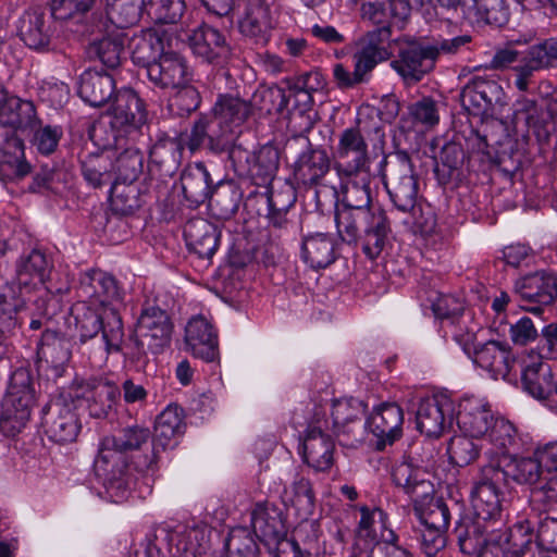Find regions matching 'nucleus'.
<instances>
[{"mask_svg":"<svg viewBox=\"0 0 557 557\" xmlns=\"http://www.w3.org/2000/svg\"><path fill=\"white\" fill-rule=\"evenodd\" d=\"M529 502L532 510L546 517L557 516V476L549 475L530 491Z\"/></svg>","mask_w":557,"mask_h":557,"instance_id":"nucleus-50","label":"nucleus"},{"mask_svg":"<svg viewBox=\"0 0 557 557\" xmlns=\"http://www.w3.org/2000/svg\"><path fill=\"white\" fill-rule=\"evenodd\" d=\"M454 404L445 396H433L419 404L417 429L428 437H440L454 420Z\"/></svg>","mask_w":557,"mask_h":557,"instance_id":"nucleus-20","label":"nucleus"},{"mask_svg":"<svg viewBox=\"0 0 557 557\" xmlns=\"http://www.w3.org/2000/svg\"><path fill=\"white\" fill-rule=\"evenodd\" d=\"M369 430L377 438V449H384L403 435L404 411L396 403L380 405L367 421Z\"/></svg>","mask_w":557,"mask_h":557,"instance_id":"nucleus-22","label":"nucleus"},{"mask_svg":"<svg viewBox=\"0 0 557 557\" xmlns=\"http://www.w3.org/2000/svg\"><path fill=\"white\" fill-rule=\"evenodd\" d=\"M364 406L355 398L336 399L332 405L333 426H343L346 422L363 420Z\"/></svg>","mask_w":557,"mask_h":557,"instance_id":"nucleus-59","label":"nucleus"},{"mask_svg":"<svg viewBox=\"0 0 557 557\" xmlns=\"http://www.w3.org/2000/svg\"><path fill=\"white\" fill-rule=\"evenodd\" d=\"M334 443L319 428H310L304 440L305 461L317 471H325L333 463Z\"/></svg>","mask_w":557,"mask_h":557,"instance_id":"nucleus-39","label":"nucleus"},{"mask_svg":"<svg viewBox=\"0 0 557 557\" xmlns=\"http://www.w3.org/2000/svg\"><path fill=\"white\" fill-rule=\"evenodd\" d=\"M389 52L387 49H373L359 45L358 50L354 54L355 66L357 72L361 73L363 77L370 73L379 63L387 60Z\"/></svg>","mask_w":557,"mask_h":557,"instance_id":"nucleus-64","label":"nucleus"},{"mask_svg":"<svg viewBox=\"0 0 557 557\" xmlns=\"http://www.w3.org/2000/svg\"><path fill=\"white\" fill-rule=\"evenodd\" d=\"M503 472L506 483L508 478H511L516 483L529 485L531 488L547 478L543 476L542 462L536 456L534 458L510 457L503 463Z\"/></svg>","mask_w":557,"mask_h":557,"instance_id":"nucleus-44","label":"nucleus"},{"mask_svg":"<svg viewBox=\"0 0 557 557\" xmlns=\"http://www.w3.org/2000/svg\"><path fill=\"white\" fill-rule=\"evenodd\" d=\"M459 517L453 535L463 554H476L493 533V530H490V522H484L478 517L474 520L470 517H461V515Z\"/></svg>","mask_w":557,"mask_h":557,"instance_id":"nucleus-37","label":"nucleus"},{"mask_svg":"<svg viewBox=\"0 0 557 557\" xmlns=\"http://www.w3.org/2000/svg\"><path fill=\"white\" fill-rule=\"evenodd\" d=\"M554 373L548 362L537 360L527 364L522 372L524 389L537 399H546L553 393Z\"/></svg>","mask_w":557,"mask_h":557,"instance_id":"nucleus-45","label":"nucleus"},{"mask_svg":"<svg viewBox=\"0 0 557 557\" xmlns=\"http://www.w3.org/2000/svg\"><path fill=\"white\" fill-rule=\"evenodd\" d=\"M177 90L174 97L170 100L169 107L178 115H188L198 109L201 98L198 90L190 85L185 84L175 88Z\"/></svg>","mask_w":557,"mask_h":557,"instance_id":"nucleus-62","label":"nucleus"},{"mask_svg":"<svg viewBox=\"0 0 557 557\" xmlns=\"http://www.w3.org/2000/svg\"><path fill=\"white\" fill-rule=\"evenodd\" d=\"M357 125L344 129L334 150L335 165L339 174L357 176L367 171L369 164L368 144Z\"/></svg>","mask_w":557,"mask_h":557,"instance_id":"nucleus-12","label":"nucleus"},{"mask_svg":"<svg viewBox=\"0 0 557 557\" xmlns=\"http://www.w3.org/2000/svg\"><path fill=\"white\" fill-rule=\"evenodd\" d=\"M183 410L176 405H169L157 418L154 436L150 456L144 460H137L136 466L140 471L152 469L157 463L159 454L171 445V441L184 433Z\"/></svg>","mask_w":557,"mask_h":557,"instance_id":"nucleus-18","label":"nucleus"},{"mask_svg":"<svg viewBox=\"0 0 557 557\" xmlns=\"http://www.w3.org/2000/svg\"><path fill=\"white\" fill-rule=\"evenodd\" d=\"M486 436L491 447L484 450V456L487 459L485 466L503 468V463L512 457L510 449L517 444L515 425L504 418H496Z\"/></svg>","mask_w":557,"mask_h":557,"instance_id":"nucleus-28","label":"nucleus"},{"mask_svg":"<svg viewBox=\"0 0 557 557\" xmlns=\"http://www.w3.org/2000/svg\"><path fill=\"white\" fill-rule=\"evenodd\" d=\"M414 513L423 527L447 531L453 513L460 516V507L455 503L450 508L442 498H436L425 506H420Z\"/></svg>","mask_w":557,"mask_h":557,"instance_id":"nucleus-48","label":"nucleus"},{"mask_svg":"<svg viewBox=\"0 0 557 557\" xmlns=\"http://www.w3.org/2000/svg\"><path fill=\"white\" fill-rule=\"evenodd\" d=\"M231 146L232 138L226 137L210 113L200 115L194 122L187 140V147L190 151L194 152L201 147H207L215 153L227 150L230 158L235 161L242 150L238 147Z\"/></svg>","mask_w":557,"mask_h":557,"instance_id":"nucleus-19","label":"nucleus"},{"mask_svg":"<svg viewBox=\"0 0 557 557\" xmlns=\"http://www.w3.org/2000/svg\"><path fill=\"white\" fill-rule=\"evenodd\" d=\"M513 293L524 302V310L539 314L557 299V274L537 271L524 275L515 282Z\"/></svg>","mask_w":557,"mask_h":557,"instance_id":"nucleus-10","label":"nucleus"},{"mask_svg":"<svg viewBox=\"0 0 557 557\" xmlns=\"http://www.w3.org/2000/svg\"><path fill=\"white\" fill-rule=\"evenodd\" d=\"M34 401V392L29 385V379L25 373H14L9 392L3 399L2 408L12 409L13 412L30 417V407Z\"/></svg>","mask_w":557,"mask_h":557,"instance_id":"nucleus-47","label":"nucleus"},{"mask_svg":"<svg viewBox=\"0 0 557 557\" xmlns=\"http://www.w3.org/2000/svg\"><path fill=\"white\" fill-rule=\"evenodd\" d=\"M302 258L313 269H323L335 260V244L324 233L310 234L304 237Z\"/></svg>","mask_w":557,"mask_h":557,"instance_id":"nucleus-43","label":"nucleus"},{"mask_svg":"<svg viewBox=\"0 0 557 557\" xmlns=\"http://www.w3.org/2000/svg\"><path fill=\"white\" fill-rule=\"evenodd\" d=\"M208 199L210 208L221 219H230L238 210L240 193L234 183L225 182L213 188Z\"/></svg>","mask_w":557,"mask_h":557,"instance_id":"nucleus-51","label":"nucleus"},{"mask_svg":"<svg viewBox=\"0 0 557 557\" xmlns=\"http://www.w3.org/2000/svg\"><path fill=\"white\" fill-rule=\"evenodd\" d=\"M503 468L483 466L471 492L475 517L484 522L500 517V486L505 485Z\"/></svg>","mask_w":557,"mask_h":557,"instance_id":"nucleus-8","label":"nucleus"},{"mask_svg":"<svg viewBox=\"0 0 557 557\" xmlns=\"http://www.w3.org/2000/svg\"><path fill=\"white\" fill-rule=\"evenodd\" d=\"M52 264L46 255L34 249L16 262V280L21 287L36 288L49 277Z\"/></svg>","mask_w":557,"mask_h":557,"instance_id":"nucleus-38","label":"nucleus"},{"mask_svg":"<svg viewBox=\"0 0 557 557\" xmlns=\"http://www.w3.org/2000/svg\"><path fill=\"white\" fill-rule=\"evenodd\" d=\"M97 0H50L51 17L55 22L82 24Z\"/></svg>","mask_w":557,"mask_h":557,"instance_id":"nucleus-49","label":"nucleus"},{"mask_svg":"<svg viewBox=\"0 0 557 557\" xmlns=\"http://www.w3.org/2000/svg\"><path fill=\"white\" fill-rule=\"evenodd\" d=\"M147 77L154 87L166 90L185 86L193 79L186 58L173 49L172 41H168V50L149 66Z\"/></svg>","mask_w":557,"mask_h":557,"instance_id":"nucleus-15","label":"nucleus"},{"mask_svg":"<svg viewBox=\"0 0 557 557\" xmlns=\"http://www.w3.org/2000/svg\"><path fill=\"white\" fill-rule=\"evenodd\" d=\"M37 123L34 103L10 96L0 84V124L11 128V134H16L17 131L34 128Z\"/></svg>","mask_w":557,"mask_h":557,"instance_id":"nucleus-27","label":"nucleus"},{"mask_svg":"<svg viewBox=\"0 0 557 557\" xmlns=\"http://www.w3.org/2000/svg\"><path fill=\"white\" fill-rule=\"evenodd\" d=\"M111 201L115 211L131 214L140 207L139 189L134 183L115 182L111 188Z\"/></svg>","mask_w":557,"mask_h":557,"instance_id":"nucleus-58","label":"nucleus"},{"mask_svg":"<svg viewBox=\"0 0 557 557\" xmlns=\"http://www.w3.org/2000/svg\"><path fill=\"white\" fill-rule=\"evenodd\" d=\"M144 157L135 148H126L113 164L116 174L115 182L134 183L143 172Z\"/></svg>","mask_w":557,"mask_h":557,"instance_id":"nucleus-55","label":"nucleus"},{"mask_svg":"<svg viewBox=\"0 0 557 557\" xmlns=\"http://www.w3.org/2000/svg\"><path fill=\"white\" fill-rule=\"evenodd\" d=\"M182 40L187 42L196 57L211 64H220L231 54V47L224 34L207 24L185 32Z\"/></svg>","mask_w":557,"mask_h":557,"instance_id":"nucleus-17","label":"nucleus"},{"mask_svg":"<svg viewBox=\"0 0 557 557\" xmlns=\"http://www.w3.org/2000/svg\"><path fill=\"white\" fill-rule=\"evenodd\" d=\"M147 119L145 103L135 90L131 88L117 90L112 109L106 116L107 121L100 123L101 128L110 131L103 143V148L122 147L121 141L125 136L144 126Z\"/></svg>","mask_w":557,"mask_h":557,"instance_id":"nucleus-3","label":"nucleus"},{"mask_svg":"<svg viewBox=\"0 0 557 557\" xmlns=\"http://www.w3.org/2000/svg\"><path fill=\"white\" fill-rule=\"evenodd\" d=\"M144 0H107V16L119 28L135 25L141 15Z\"/></svg>","mask_w":557,"mask_h":557,"instance_id":"nucleus-53","label":"nucleus"},{"mask_svg":"<svg viewBox=\"0 0 557 557\" xmlns=\"http://www.w3.org/2000/svg\"><path fill=\"white\" fill-rule=\"evenodd\" d=\"M81 288L94 307H114V302L121 300L116 280L101 270L86 272L81 278Z\"/></svg>","mask_w":557,"mask_h":557,"instance_id":"nucleus-29","label":"nucleus"},{"mask_svg":"<svg viewBox=\"0 0 557 557\" xmlns=\"http://www.w3.org/2000/svg\"><path fill=\"white\" fill-rule=\"evenodd\" d=\"M494 421L491 409L476 400L466 401L457 413L459 428L471 437L486 435Z\"/></svg>","mask_w":557,"mask_h":557,"instance_id":"nucleus-40","label":"nucleus"},{"mask_svg":"<svg viewBox=\"0 0 557 557\" xmlns=\"http://www.w3.org/2000/svg\"><path fill=\"white\" fill-rule=\"evenodd\" d=\"M66 391L77 406L86 401L89 416L95 419L106 418L120 396L117 385L99 379L75 380Z\"/></svg>","mask_w":557,"mask_h":557,"instance_id":"nucleus-9","label":"nucleus"},{"mask_svg":"<svg viewBox=\"0 0 557 557\" xmlns=\"http://www.w3.org/2000/svg\"><path fill=\"white\" fill-rule=\"evenodd\" d=\"M252 104L236 95H219L210 114L227 138L234 139L237 129L251 115Z\"/></svg>","mask_w":557,"mask_h":557,"instance_id":"nucleus-23","label":"nucleus"},{"mask_svg":"<svg viewBox=\"0 0 557 557\" xmlns=\"http://www.w3.org/2000/svg\"><path fill=\"white\" fill-rule=\"evenodd\" d=\"M44 426L48 437L60 444L74 442L82 429L77 405L67 391H62L48 404Z\"/></svg>","mask_w":557,"mask_h":557,"instance_id":"nucleus-7","label":"nucleus"},{"mask_svg":"<svg viewBox=\"0 0 557 557\" xmlns=\"http://www.w3.org/2000/svg\"><path fill=\"white\" fill-rule=\"evenodd\" d=\"M149 438L150 431L147 428L133 425L102 441L95 463L97 471L104 476L109 491L115 490L122 496L128 488V480L125 478L127 463L123 453L139 449Z\"/></svg>","mask_w":557,"mask_h":557,"instance_id":"nucleus-2","label":"nucleus"},{"mask_svg":"<svg viewBox=\"0 0 557 557\" xmlns=\"http://www.w3.org/2000/svg\"><path fill=\"white\" fill-rule=\"evenodd\" d=\"M259 98V110L265 113H283L288 108L289 98L287 91L280 86H271L259 90L255 100Z\"/></svg>","mask_w":557,"mask_h":557,"instance_id":"nucleus-61","label":"nucleus"},{"mask_svg":"<svg viewBox=\"0 0 557 557\" xmlns=\"http://www.w3.org/2000/svg\"><path fill=\"white\" fill-rule=\"evenodd\" d=\"M168 41H172L168 33L151 28L133 35L128 40L132 61L148 71L168 50Z\"/></svg>","mask_w":557,"mask_h":557,"instance_id":"nucleus-25","label":"nucleus"},{"mask_svg":"<svg viewBox=\"0 0 557 557\" xmlns=\"http://www.w3.org/2000/svg\"><path fill=\"white\" fill-rule=\"evenodd\" d=\"M369 175L349 180L342 187V201L336 206L335 224L342 242H361L363 253L371 260L380 257L392 232L391 221L381 208L371 206Z\"/></svg>","mask_w":557,"mask_h":557,"instance_id":"nucleus-1","label":"nucleus"},{"mask_svg":"<svg viewBox=\"0 0 557 557\" xmlns=\"http://www.w3.org/2000/svg\"><path fill=\"white\" fill-rule=\"evenodd\" d=\"M181 185L185 199L190 205L203 203L211 194V180L202 163L188 165L181 175Z\"/></svg>","mask_w":557,"mask_h":557,"instance_id":"nucleus-42","label":"nucleus"},{"mask_svg":"<svg viewBox=\"0 0 557 557\" xmlns=\"http://www.w3.org/2000/svg\"><path fill=\"white\" fill-rule=\"evenodd\" d=\"M5 141L0 149V176L3 180H21L30 173L32 166L25 160L24 143L16 134H4Z\"/></svg>","mask_w":557,"mask_h":557,"instance_id":"nucleus-34","label":"nucleus"},{"mask_svg":"<svg viewBox=\"0 0 557 557\" xmlns=\"http://www.w3.org/2000/svg\"><path fill=\"white\" fill-rule=\"evenodd\" d=\"M504 89L494 79L482 76L472 77L461 89L462 107L472 115L492 116L497 106L504 104Z\"/></svg>","mask_w":557,"mask_h":557,"instance_id":"nucleus-14","label":"nucleus"},{"mask_svg":"<svg viewBox=\"0 0 557 557\" xmlns=\"http://www.w3.org/2000/svg\"><path fill=\"white\" fill-rule=\"evenodd\" d=\"M226 557H258L259 548L247 528L231 530L225 540Z\"/></svg>","mask_w":557,"mask_h":557,"instance_id":"nucleus-56","label":"nucleus"},{"mask_svg":"<svg viewBox=\"0 0 557 557\" xmlns=\"http://www.w3.org/2000/svg\"><path fill=\"white\" fill-rule=\"evenodd\" d=\"M482 448L473 442L471 436L458 435L451 437L447 451L453 465L466 467L476 460Z\"/></svg>","mask_w":557,"mask_h":557,"instance_id":"nucleus-57","label":"nucleus"},{"mask_svg":"<svg viewBox=\"0 0 557 557\" xmlns=\"http://www.w3.org/2000/svg\"><path fill=\"white\" fill-rule=\"evenodd\" d=\"M81 342L94 338L100 331L107 352L119 351L124 338L122 319L115 307H94L78 302L72 308Z\"/></svg>","mask_w":557,"mask_h":557,"instance_id":"nucleus-4","label":"nucleus"},{"mask_svg":"<svg viewBox=\"0 0 557 557\" xmlns=\"http://www.w3.org/2000/svg\"><path fill=\"white\" fill-rule=\"evenodd\" d=\"M465 21L472 25L503 26L509 20L505 0H470L466 5Z\"/></svg>","mask_w":557,"mask_h":557,"instance_id":"nucleus-41","label":"nucleus"},{"mask_svg":"<svg viewBox=\"0 0 557 557\" xmlns=\"http://www.w3.org/2000/svg\"><path fill=\"white\" fill-rule=\"evenodd\" d=\"M278 169V153L272 147H262L255 156L249 168L252 176L262 181L272 178Z\"/></svg>","mask_w":557,"mask_h":557,"instance_id":"nucleus-60","label":"nucleus"},{"mask_svg":"<svg viewBox=\"0 0 557 557\" xmlns=\"http://www.w3.org/2000/svg\"><path fill=\"white\" fill-rule=\"evenodd\" d=\"M255 534L269 545L285 535L286 528L282 511L272 504H257L251 512Z\"/></svg>","mask_w":557,"mask_h":557,"instance_id":"nucleus-35","label":"nucleus"},{"mask_svg":"<svg viewBox=\"0 0 557 557\" xmlns=\"http://www.w3.org/2000/svg\"><path fill=\"white\" fill-rule=\"evenodd\" d=\"M183 145L172 137L159 138L150 149L149 173L152 178L166 182L178 170L183 156Z\"/></svg>","mask_w":557,"mask_h":557,"instance_id":"nucleus-24","label":"nucleus"},{"mask_svg":"<svg viewBox=\"0 0 557 557\" xmlns=\"http://www.w3.org/2000/svg\"><path fill=\"white\" fill-rule=\"evenodd\" d=\"M50 15L42 8H29L20 18L18 34L21 39L32 49L42 50L49 47L54 34Z\"/></svg>","mask_w":557,"mask_h":557,"instance_id":"nucleus-26","label":"nucleus"},{"mask_svg":"<svg viewBox=\"0 0 557 557\" xmlns=\"http://www.w3.org/2000/svg\"><path fill=\"white\" fill-rule=\"evenodd\" d=\"M124 51V34L117 33L90 45L89 53L109 69H116Z\"/></svg>","mask_w":557,"mask_h":557,"instance_id":"nucleus-52","label":"nucleus"},{"mask_svg":"<svg viewBox=\"0 0 557 557\" xmlns=\"http://www.w3.org/2000/svg\"><path fill=\"white\" fill-rule=\"evenodd\" d=\"M114 89L112 75L88 70L81 76L78 95L91 107H101L111 99Z\"/></svg>","mask_w":557,"mask_h":557,"instance_id":"nucleus-36","label":"nucleus"},{"mask_svg":"<svg viewBox=\"0 0 557 557\" xmlns=\"http://www.w3.org/2000/svg\"><path fill=\"white\" fill-rule=\"evenodd\" d=\"M275 27L269 4L263 0H247L238 20L239 33L257 45H265Z\"/></svg>","mask_w":557,"mask_h":557,"instance_id":"nucleus-21","label":"nucleus"},{"mask_svg":"<svg viewBox=\"0 0 557 557\" xmlns=\"http://www.w3.org/2000/svg\"><path fill=\"white\" fill-rule=\"evenodd\" d=\"M36 367L49 380L63 376L72 357L71 344L54 331L46 330L37 345Z\"/></svg>","mask_w":557,"mask_h":557,"instance_id":"nucleus-16","label":"nucleus"},{"mask_svg":"<svg viewBox=\"0 0 557 557\" xmlns=\"http://www.w3.org/2000/svg\"><path fill=\"white\" fill-rule=\"evenodd\" d=\"M172 323L168 313L158 307H148L143 310L136 325L135 336L139 360L145 354V348L153 354L163 349L170 343Z\"/></svg>","mask_w":557,"mask_h":557,"instance_id":"nucleus-11","label":"nucleus"},{"mask_svg":"<svg viewBox=\"0 0 557 557\" xmlns=\"http://www.w3.org/2000/svg\"><path fill=\"white\" fill-rule=\"evenodd\" d=\"M330 159L325 150L311 149L299 157L295 172L306 185H315L327 173Z\"/></svg>","mask_w":557,"mask_h":557,"instance_id":"nucleus-46","label":"nucleus"},{"mask_svg":"<svg viewBox=\"0 0 557 557\" xmlns=\"http://www.w3.org/2000/svg\"><path fill=\"white\" fill-rule=\"evenodd\" d=\"M473 361L480 368L492 373L494 379H505L515 362L511 349L508 345L496 341H488L473 350Z\"/></svg>","mask_w":557,"mask_h":557,"instance_id":"nucleus-31","label":"nucleus"},{"mask_svg":"<svg viewBox=\"0 0 557 557\" xmlns=\"http://www.w3.org/2000/svg\"><path fill=\"white\" fill-rule=\"evenodd\" d=\"M184 237L188 248L199 258L211 259L219 246L220 232L211 222L197 218L185 224Z\"/></svg>","mask_w":557,"mask_h":557,"instance_id":"nucleus-32","label":"nucleus"},{"mask_svg":"<svg viewBox=\"0 0 557 557\" xmlns=\"http://www.w3.org/2000/svg\"><path fill=\"white\" fill-rule=\"evenodd\" d=\"M361 18L369 22L376 27H387L392 29L393 26L401 28L405 22H397L392 15V10L387 11L383 4L376 2H364L361 5Z\"/></svg>","mask_w":557,"mask_h":557,"instance_id":"nucleus-63","label":"nucleus"},{"mask_svg":"<svg viewBox=\"0 0 557 557\" xmlns=\"http://www.w3.org/2000/svg\"><path fill=\"white\" fill-rule=\"evenodd\" d=\"M282 499L286 505L293 506L301 516L312 513L314 508V494L311 484L302 476L295 480L290 487L284 490Z\"/></svg>","mask_w":557,"mask_h":557,"instance_id":"nucleus-54","label":"nucleus"},{"mask_svg":"<svg viewBox=\"0 0 557 557\" xmlns=\"http://www.w3.org/2000/svg\"><path fill=\"white\" fill-rule=\"evenodd\" d=\"M185 343L188 350L206 361H213L219 354L218 336L203 317H195L185 327Z\"/></svg>","mask_w":557,"mask_h":557,"instance_id":"nucleus-30","label":"nucleus"},{"mask_svg":"<svg viewBox=\"0 0 557 557\" xmlns=\"http://www.w3.org/2000/svg\"><path fill=\"white\" fill-rule=\"evenodd\" d=\"M437 49L431 45L410 42L399 48L391 66L403 78L405 84L420 82L435 65Z\"/></svg>","mask_w":557,"mask_h":557,"instance_id":"nucleus-13","label":"nucleus"},{"mask_svg":"<svg viewBox=\"0 0 557 557\" xmlns=\"http://www.w3.org/2000/svg\"><path fill=\"white\" fill-rule=\"evenodd\" d=\"M532 531L529 520L517 522L506 534H491L479 549L478 557H517L520 537H525Z\"/></svg>","mask_w":557,"mask_h":557,"instance_id":"nucleus-33","label":"nucleus"},{"mask_svg":"<svg viewBox=\"0 0 557 557\" xmlns=\"http://www.w3.org/2000/svg\"><path fill=\"white\" fill-rule=\"evenodd\" d=\"M383 180L387 193L397 209L403 212H414L419 185L410 158L406 152L396 153L387 162Z\"/></svg>","mask_w":557,"mask_h":557,"instance_id":"nucleus-5","label":"nucleus"},{"mask_svg":"<svg viewBox=\"0 0 557 557\" xmlns=\"http://www.w3.org/2000/svg\"><path fill=\"white\" fill-rule=\"evenodd\" d=\"M360 521L352 548V557H374L376 549L384 544L397 541L395 532L388 528L387 513L379 508L361 506Z\"/></svg>","mask_w":557,"mask_h":557,"instance_id":"nucleus-6","label":"nucleus"}]
</instances>
